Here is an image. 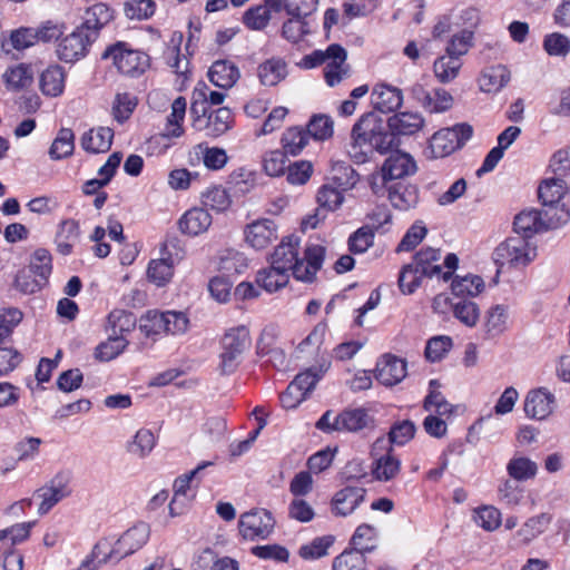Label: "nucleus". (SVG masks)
I'll list each match as a JSON object with an SVG mask.
<instances>
[{
	"instance_id": "nucleus-1",
	"label": "nucleus",
	"mask_w": 570,
	"mask_h": 570,
	"mask_svg": "<svg viewBox=\"0 0 570 570\" xmlns=\"http://www.w3.org/2000/svg\"><path fill=\"white\" fill-rule=\"evenodd\" d=\"M325 252L324 246L312 244L305 248L304 258L299 259L298 239L294 236H287L275 248L271 263L286 274L292 271L297 281L312 283L316 273L323 266Z\"/></svg>"
},
{
	"instance_id": "nucleus-2",
	"label": "nucleus",
	"mask_w": 570,
	"mask_h": 570,
	"mask_svg": "<svg viewBox=\"0 0 570 570\" xmlns=\"http://www.w3.org/2000/svg\"><path fill=\"white\" fill-rule=\"evenodd\" d=\"M395 136L384 128L375 114L367 112L353 126L348 154L355 163H365L373 150L380 154L391 151L395 146Z\"/></svg>"
},
{
	"instance_id": "nucleus-3",
	"label": "nucleus",
	"mask_w": 570,
	"mask_h": 570,
	"mask_svg": "<svg viewBox=\"0 0 570 570\" xmlns=\"http://www.w3.org/2000/svg\"><path fill=\"white\" fill-rule=\"evenodd\" d=\"M149 535V525L145 522H139L124 532L116 541H110L109 539L99 540L94 547V556L102 554V562L117 563L141 549L147 543Z\"/></svg>"
},
{
	"instance_id": "nucleus-4",
	"label": "nucleus",
	"mask_w": 570,
	"mask_h": 570,
	"mask_svg": "<svg viewBox=\"0 0 570 570\" xmlns=\"http://www.w3.org/2000/svg\"><path fill=\"white\" fill-rule=\"evenodd\" d=\"M347 52L337 45H330L325 50H314L302 59L301 66L312 69L321 65L324 67L325 82L330 87L337 86L342 80L351 76V68L346 63Z\"/></svg>"
},
{
	"instance_id": "nucleus-5",
	"label": "nucleus",
	"mask_w": 570,
	"mask_h": 570,
	"mask_svg": "<svg viewBox=\"0 0 570 570\" xmlns=\"http://www.w3.org/2000/svg\"><path fill=\"white\" fill-rule=\"evenodd\" d=\"M249 330L239 325L227 330L222 337L217 370L222 375L234 373L242 363L244 353L250 347Z\"/></svg>"
},
{
	"instance_id": "nucleus-6",
	"label": "nucleus",
	"mask_w": 570,
	"mask_h": 570,
	"mask_svg": "<svg viewBox=\"0 0 570 570\" xmlns=\"http://www.w3.org/2000/svg\"><path fill=\"white\" fill-rule=\"evenodd\" d=\"M569 219L570 212H563L562 209L554 215H544L543 209H528L515 216L513 226L518 236L528 239L537 233L559 228L567 224Z\"/></svg>"
},
{
	"instance_id": "nucleus-7",
	"label": "nucleus",
	"mask_w": 570,
	"mask_h": 570,
	"mask_svg": "<svg viewBox=\"0 0 570 570\" xmlns=\"http://www.w3.org/2000/svg\"><path fill=\"white\" fill-rule=\"evenodd\" d=\"M102 58H110L120 73L131 78L140 77L150 67L147 53L131 49L124 42L107 48Z\"/></svg>"
},
{
	"instance_id": "nucleus-8",
	"label": "nucleus",
	"mask_w": 570,
	"mask_h": 570,
	"mask_svg": "<svg viewBox=\"0 0 570 570\" xmlns=\"http://www.w3.org/2000/svg\"><path fill=\"white\" fill-rule=\"evenodd\" d=\"M535 256V248L521 236L510 237L493 252V261L501 268L519 267L529 264Z\"/></svg>"
},
{
	"instance_id": "nucleus-9",
	"label": "nucleus",
	"mask_w": 570,
	"mask_h": 570,
	"mask_svg": "<svg viewBox=\"0 0 570 570\" xmlns=\"http://www.w3.org/2000/svg\"><path fill=\"white\" fill-rule=\"evenodd\" d=\"M71 475L68 472H58L41 488L35 491L33 498L40 500L38 514H47L55 505L71 497Z\"/></svg>"
},
{
	"instance_id": "nucleus-10",
	"label": "nucleus",
	"mask_w": 570,
	"mask_h": 570,
	"mask_svg": "<svg viewBox=\"0 0 570 570\" xmlns=\"http://www.w3.org/2000/svg\"><path fill=\"white\" fill-rule=\"evenodd\" d=\"M372 475L380 482H387L396 478L401 471V461L394 454L392 446L385 438H379L372 445Z\"/></svg>"
},
{
	"instance_id": "nucleus-11",
	"label": "nucleus",
	"mask_w": 570,
	"mask_h": 570,
	"mask_svg": "<svg viewBox=\"0 0 570 570\" xmlns=\"http://www.w3.org/2000/svg\"><path fill=\"white\" fill-rule=\"evenodd\" d=\"M275 520L265 509H254L239 517L238 529L245 540H265L273 532Z\"/></svg>"
},
{
	"instance_id": "nucleus-12",
	"label": "nucleus",
	"mask_w": 570,
	"mask_h": 570,
	"mask_svg": "<svg viewBox=\"0 0 570 570\" xmlns=\"http://www.w3.org/2000/svg\"><path fill=\"white\" fill-rule=\"evenodd\" d=\"M95 40L92 33L87 35L83 28L77 27L57 45V57L65 62H75L83 58Z\"/></svg>"
},
{
	"instance_id": "nucleus-13",
	"label": "nucleus",
	"mask_w": 570,
	"mask_h": 570,
	"mask_svg": "<svg viewBox=\"0 0 570 570\" xmlns=\"http://www.w3.org/2000/svg\"><path fill=\"white\" fill-rule=\"evenodd\" d=\"M567 189L568 183L561 177L547 178L540 184L538 195L544 215H554L560 209L569 212L566 205L561 203Z\"/></svg>"
},
{
	"instance_id": "nucleus-14",
	"label": "nucleus",
	"mask_w": 570,
	"mask_h": 570,
	"mask_svg": "<svg viewBox=\"0 0 570 570\" xmlns=\"http://www.w3.org/2000/svg\"><path fill=\"white\" fill-rule=\"evenodd\" d=\"M245 242L254 249H265L278 238L277 224L268 218H261L246 225Z\"/></svg>"
},
{
	"instance_id": "nucleus-15",
	"label": "nucleus",
	"mask_w": 570,
	"mask_h": 570,
	"mask_svg": "<svg viewBox=\"0 0 570 570\" xmlns=\"http://www.w3.org/2000/svg\"><path fill=\"white\" fill-rule=\"evenodd\" d=\"M554 395L544 387L531 390L524 399V413L532 420H544L554 407Z\"/></svg>"
},
{
	"instance_id": "nucleus-16",
	"label": "nucleus",
	"mask_w": 570,
	"mask_h": 570,
	"mask_svg": "<svg viewBox=\"0 0 570 570\" xmlns=\"http://www.w3.org/2000/svg\"><path fill=\"white\" fill-rule=\"evenodd\" d=\"M366 497L363 487L346 485L337 491L332 499V512L337 517L352 514L362 504Z\"/></svg>"
},
{
	"instance_id": "nucleus-17",
	"label": "nucleus",
	"mask_w": 570,
	"mask_h": 570,
	"mask_svg": "<svg viewBox=\"0 0 570 570\" xmlns=\"http://www.w3.org/2000/svg\"><path fill=\"white\" fill-rule=\"evenodd\" d=\"M406 376V363L394 355H384L376 365V380L385 386H393Z\"/></svg>"
},
{
	"instance_id": "nucleus-18",
	"label": "nucleus",
	"mask_w": 570,
	"mask_h": 570,
	"mask_svg": "<svg viewBox=\"0 0 570 570\" xmlns=\"http://www.w3.org/2000/svg\"><path fill=\"white\" fill-rule=\"evenodd\" d=\"M416 163L413 157L405 153L391 155L382 168V179L386 184L404 176L413 175L416 171Z\"/></svg>"
},
{
	"instance_id": "nucleus-19",
	"label": "nucleus",
	"mask_w": 570,
	"mask_h": 570,
	"mask_svg": "<svg viewBox=\"0 0 570 570\" xmlns=\"http://www.w3.org/2000/svg\"><path fill=\"white\" fill-rule=\"evenodd\" d=\"M425 125L423 116L417 111L395 112L387 119V127L396 136H413Z\"/></svg>"
},
{
	"instance_id": "nucleus-20",
	"label": "nucleus",
	"mask_w": 570,
	"mask_h": 570,
	"mask_svg": "<svg viewBox=\"0 0 570 570\" xmlns=\"http://www.w3.org/2000/svg\"><path fill=\"white\" fill-rule=\"evenodd\" d=\"M371 102L375 109L381 112H392L399 109L403 104L402 90L386 85L377 83L371 94Z\"/></svg>"
},
{
	"instance_id": "nucleus-21",
	"label": "nucleus",
	"mask_w": 570,
	"mask_h": 570,
	"mask_svg": "<svg viewBox=\"0 0 570 570\" xmlns=\"http://www.w3.org/2000/svg\"><path fill=\"white\" fill-rule=\"evenodd\" d=\"M510 79L509 69L503 65H495L482 69L478 85L483 92L497 94L508 85Z\"/></svg>"
},
{
	"instance_id": "nucleus-22",
	"label": "nucleus",
	"mask_w": 570,
	"mask_h": 570,
	"mask_svg": "<svg viewBox=\"0 0 570 570\" xmlns=\"http://www.w3.org/2000/svg\"><path fill=\"white\" fill-rule=\"evenodd\" d=\"M212 223V216L206 209L194 207L181 216L178 225L181 233L189 236H197L207 232Z\"/></svg>"
},
{
	"instance_id": "nucleus-23",
	"label": "nucleus",
	"mask_w": 570,
	"mask_h": 570,
	"mask_svg": "<svg viewBox=\"0 0 570 570\" xmlns=\"http://www.w3.org/2000/svg\"><path fill=\"white\" fill-rule=\"evenodd\" d=\"M114 136V130L109 127L91 128L81 136L80 145L90 154L107 153L112 145Z\"/></svg>"
},
{
	"instance_id": "nucleus-24",
	"label": "nucleus",
	"mask_w": 570,
	"mask_h": 570,
	"mask_svg": "<svg viewBox=\"0 0 570 570\" xmlns=\"http://www.w3.org/2000/svg\"><path fill=\"white\" fill-rule=\"evenodd\" d=\"M316 27L311 18L291 16L282 26V37L292 45H298L306 40Z\"/></svg>"
},
{
	"instance_id": "nucleus-25",
	"label": "nucleus",
	"mask_w": 570,
	"mask_h": 570,
	"mask_svg": "<svg viewBox=\"0 0 570 570\" xmlns=\"http://www.w3.org/2000/svg\"><path fill=\"white\" fill-rule=\"evenodd\" d=\"M389 199L392 206L400 210L414 208L419 202L417 188L402 181L392 183L386 186Z\"/></svg>"
},
{
	"instance_id": "nucleus-26",
	"label": "nucleus",
	"mask_w": 570,
	"mask_h": 570,
	"mask_svg": "<svg viewBox=\"0 0 570 570\" xmlns=\"http://www.w3.org/2000/svg\"><path fill=\"white\" fill-rule=\"evenodd\" d=\"M552 521V515L540 513L529 518L515 532L514 540L518 547L528 546L546 531Z\"/></svg>"
},
{
	"instance_id": "nucleus-27",
	"label": "nucleus",
	"mask_w": 570,
	"mask_h": 570,
	"mask_svg": "<svg viewBox=\"0 0 570 570\" xmlns=\"http://www.w3.org/2000/svg\"><path fill=\"white\" fill-rule=\"evenodd\" d=\"M112 19V11L105 3H95L88 8L83 16V21L79 28L89 35L92 33V39L96 40L99 30Z\"/></svg>"
},
{
	"instance_id": "nucleus-28",
	"label": "nucleus",
	"mask_w": 570,
	"mask_h": 570,
	"mask_svg": "<svg viewBox=\"0 0 570 570\" xmlns=\"http://www.w3.org/2000/svg\"><path fill=\"white\" fill-rule=\"evenodd\" d=\"M208 77L214 86L229 89L238 81L240 72L235 63L227 60H218L209 68Z\"/></svg>"
},
{
	"instance_id": "nucleus-29",
	"label": "nucleus",
	"mask_w": 570,
	"mask_h": 570,
	"mask_svg": "<svg viewBox=\"0 0 570 570\" xmlns=\"http://www.w3.org/2000/svg\"><path fill=\"white\" fill-rule=\"evenodd\" d=\"M79 223L75 219L62 220L56 234L55 243L57 252L63 256L72 253L73 246L79 239Z\"/></svg>"
},
{
	"instance_id": "nucleus-30",
	"label": "nucleus",
	"mask_w": 570,
	"mask_h": 570,
	"mask_svg": "<svg viewBox=\"0 0 570 570\" xmlns=\"http://www.w3.org/2000/svg\"><path fill=\"white\" fill-rule=\"evenodd\" d=\"M259 81L264 86H276L287 76V65L282 58H271L257 68Z\"/></svg>"
},
{
	"instance_id": "nucleus-31",
	"label": "nucleus",
	"mask_w": 570,
	"mask_h": 570,
	"mask_svg": "<svg viewBox=\"0 0 570 570\" xmlns=\"http://www.w3.org/2000/svg\"><path fill=\"white\" fill-rule=\"evenodd\" d=\"M2 79L8 90L19 91L29 88L33 82V71L30 66L18 63L7 68Z\"/></svg>"
},
{
	"instance_id": "nucleus-32",
	"label": "nucleus",
	"mask_w": 570,
	"mask_h": 570,
	"mask_svg": "<svg viewBox=\"0 0 570 570\" xmlns=\"http://www.w3.org/2000/svg\"><path fill=\"white\" fill-rule=\"evenodd\" d=\"M429 148L433 158H443L460 148V140L453 130L444 128L431 137Z\"/></svg>"
},
{
	"instance_id": "nucleus-33",
	"label": "nucleus",
	"mask_w": 570,
	"mask_h": 570,
	"mask_svg": "<svg viewBox=\"0 0 570 570\" xmlns=\"http://www.w3.org/2000/svg\"><path fill=\"white\" fill-rule=\"evenodd\" d=\"M509 326V307L503 304L492 306L485 317L484 328L488 338L502 335Z\"/></svg>"
},
{
	"instance_id": "nucleus-34",
	"label": "nucleus",
	"mask_w": 570,
	"mask_h": 570,
	"mask_svg": "<svg viewBox=\"0 0 570 570\" xmlns=\"http://www.w3.org/2000/svg\"><path fill=\"white\" fill-rule=\"evenodd\" d=\"M441 258L439 249L432 247L423 248L413 258L412 264L425 276L434 277L440 276L442 267L438 262Z\"/></svg>"
},
{
	"instance_id": "nucleus-35",
	"label": "nucleus",
	"mask_w": 570,
	"mask_h": 570,
	"mask_svg": "<svg viewBox=\"0 0 570 570\" xmlns=\"http://www.w3.org/2000/svg\"><path fill=\"white\" fill-rule=\"evenodd\" d=\"M509 478L519 482L533 479L538 473V464L528 456L513 455L507 463Z\"/></svg>"
},
{
	"instance_id": "nucleus-36",
	"label": "nucleus",
	"mask_w": 570,
	"mask_h": 570,
	"mask_svg": "<svg viewBox=\"0 0 570 570\" xmlns=\"http://www.w3.org/2000/svg\"><path fill=\"white\" fill-rule=\"evenodd\" d=\"M342 431L357 432L370 426L373 420L365 409H346L338 414Z\"/></svg>"
},
{
	"instance_id": "nucleus-37",
	"label": "nucleus",
	"mask_w": 570,
	"mask_h": 570,
	"mask_svg": "<svg viewBox=\"0 0 570 570\" xmlns=\"http://www.w3.org/2000/svg\"><path fill=\"white\" fill-rule=\"evenodd\" d=\"M65 72L60 66L48 67L40 76V89L43 95L57 97L65 88Z\"/></svg>"
},
{
	"instance_id": "nucleus-38",
	"label": "nucleus",
	"mask_w": 570,
	"mask_h": 570,
	"mask_svg": "<svg viewBox=\"0 0 570 570\" xmlns=\"http://www.w3.org/2000/svg\"><path fill=\"white\" fill-rule=\"evenodd\" d=\"M214 465L213 461H204L199 463L194 470L178 476L174 482V498L169 503V511L171 515L178 514L175 511V505L181 497H186L187 491L190 488L193 479L197 478L206 468Z\"/></svg>"
},
{
	"instance_id": "nucleus-39",
	"label": "nucleus",
	"mask_w": 570,
	"mask_h": 570,
	"mask_svg": "<svg viewBox=\"0 0 570 570\" xmlns=\"http://www.w3.org/2000/svg\"><path fill=\"white\" fill-rule=\"evenodd\" d=\"M309 141L308 134L303 127H288L282 135L281 144L283 150L289 156H297L307 146Z\"/></svg>"
},
{
	"instance_id": "nucleus-40",
	"label": "nucleus",
	"mask_w": 570,
	"mask_h": 570,
	"mask_svg": "<svg viewBox=\"0 0 570 570\" xmlns=\"http://www.w3.org/2000/svg\"><path fill=\"white\" fill-rule=\"evenodd\" d=\"M462 68V60L455 56L445 55L439 57L433 65V70L436 79L442 83L453 81Z\"/></svg>"
},
{
	"instance_id": "nucleus-41",
	"label": "nucleus",
	"mask_w": 570,
	"mask_h": 570,
	"mask_svg": "<svg viewBox=\"0 0 570 570\" xmlns=\"http://www.w3.org/2000/svg\"><path fill=\"white\" fill-rule=\"evenodd\" d=\"M75 150V134L70 128H61L49 148L52 160L68 158Z\"/></svg>"
},
{
	"instance_id": "nucleus-42",
	"label": "nucleus",
	"mask_w": 570,
	"mask_h": 570,
	"mask_svg": "<svg viewBox=\"0 0 570 570\" xmlns=\"http://www.w3.org/2000/svg\"><path fill=\"white\" fill-rule=\"evenodd\" d=\"M186 114V99L184 97L176 98L171 104V112L167 117L164 137L178 138L184 134L181 122Z\"/></svg>"
},
{
	"instance_id": "nucleus-43",
	"label": "nucleus",
	"mask_w": 570,
	"mask_h": 570,
	"mask_svg": "<svg viewBox=\"0 0 570 570\" xmlns=\"http://www.w3.org/2000/svg\"><path fill=\"white\" fill-rule=\"evenodd\" d=\"M156 445V436L148 429H140L127 443V452L139 459L148 456Z\"/></svg>"
},
{
	"instance_id": "nucleus-44",
	"label": "nucleus",
	"mask_w": 570,
	"mask_h": 570,
	"mask_svg": "<svg viewBox=\"0 0 570 570\" xmlns=\"http://www.w3.org/2000/svg\"><path fill=\"white\" fill-rule=\"evenodd\" d=\"M289 275L271 263V267L257 273L256 282L265 291L273 293L286 286Z\"/></svg>"
},
{
	"instance_id": "nucleus-45",
	"label": "nucleus",
	"mask_w": 570,
	"mask_h": 570,
	"mask_svg": "<svg viewBox=\"0 0 570 570\" xmlns=\"http://www.w3.org/2000/svg\"><path fill=\"white\" fill-rule=\"evenodd\" d=\"M441 384L438 380L430 381V392L426 395L423 407L425 411H435L440 416L451 415L453 406L445 400L442 393L439 391Z\"/></svg>"
},
{
	"instance_id": "nucleus-46",
	"label": "nucleus",
	"mask_w": 570,
	"mask_h": 570,
	"mask_svg": "<svg viewBox=\"0 0 570 570\" xmlns=\"http://www.w3.org/2000/svg\"><path fill=\"white\" fill-rule=\"evenodd\" d=\"M202 203L205 207L217 213L227 210L232 205L230 195L222 186L208 188L202 196Z\"/></svg>"
},
{
	"instance_id": "nucleus-47",
	"label": "nucleus",
	"mask_w": 570,
	"mask_h": 570,
	"mask_svg": "<svg viewBox=\"0 0 570 570\" xmlns=\"http://www.w3.org/2000/svg\"><path fill=\"white\" fill-rule=\"evenodd\" d=\"M452 292L455 296H476L484 288L483 279L478 275L455 277L452 282Z\"/></svg>"
},
{
	"instance_id": "nucleus-48",
	"label": "nucleus",
	"mask_w": 570,
	"mask_h": 570,
	"mask_svg": "<svg viewBox=\"0 0 570 570\" xmlns=\"http://www.w3.org/2000/svg\"><path fill=\"white\" fill-rule=\"evenodd\" d=\"M519 483V481L511 478L502 480L498 487V498L500 502L508 507L520 504L524 491Z\"/></svg>"
},
{
	"instance_id": "nucleus-49",
	"label": "nucleus",
	"mask_w": 570,
	"mask_h": 570,
	"mask_svg": "<svg viewBox=\"0 0 570 570\" xmlns=\"http://www.w3.org/2000/svg\"><path fill=\"white\" fill-rule=\"evenodd\" d=\"M334 131V122L330 116L326 115H314L307 126L306 132L308 138L315 140H326L332 137Z\"/></svg>"
},
{
	"instance_id": "nucleus-50",
	"label": "nucleus",
	"mask_w": 570,
	"mask_h": 570,
	"mask_svg": "<svg viewBox=\"0 0 570 570\" xmlns=\"http://www.w3.org/2000/svg\"><path fill=\"white\" fill-rule=\"evenodd\" d=\"M232 120V111L226 107L209 112L206 125L208 135L217 137L225 134L230 128Z\"/></svg>"
},
{
	"instance_id": "nucleus-51",
	"label": "nucleus",
	"mask_w": 570,
	"mask_h": 570,
	"mask_svg": "<svg viewBox=\"0 0 570 570\" xmlns=\"http://www.w3.org/2000/svg\"><path fill=\"white\" fill-rule=\"evenodd\" d=\"M366 558L358 550H345L333 561V570H365Z\"/></svg>"
},
{
	"instance_id": "nucleus-52",
	"label": "nucleus",
	"mask_w": 570,
	"mask_h": 570,
	"mask_svg": "<svg viewBox=\"0 0 570 570\" xmlns=\"http://www.w3.org/2000/svg\"><path fill=\"white\" fill-rule=\"evenodd\" d=\"M174 275V267L169 259L160 258L150 261L147 268L148 279L157 286L167 284Z\"/></svg>"
},
{
	"instance_id": "nucleus-53",
	"label": "nucleus",
	"mask_w": 570,
	"mask_h": 570,
	"mask_svg": "<svg viewBox=\"0 0 570 570\" xmlns=\"http://www.w3.org/2000/svg\"><path fill=\"white\" fill-rule=\"evenodd\" d=\"M28 271L48 284L52 271L50 253L45 248L37 249L31 257Z\"/></svg>"
},
{
	"instance_id": "nucleus-54",
	"label": "nucleus",
	"mask_w": 570,
	"mask_h": 570,
	"mask_svg": "<svg viewBox=\"0 0 570 570\" xmlns=\"http://www.w3.org/2000/svg\"><path fill=\"white\" fill-rule=\"evenodd\" d=\"M196 150L197 155H202L205 167L210 170H219L227 164L228 157L223 148L200 144L196 147Z\"/></svg>"
},
{
	"instance_id": "nucleus-55",
	"label": "nucleus",
	"mask_w": 570,
	"mask_h": 570,
	"mask_svg": "<svg viewBox=\"0 0 570 570\" xmlns=\"http://www.w3.org/2000/svg\"><path fill=\"white\" fill-rule=\"evenodd\" d=\"M343 202L344 195L337 188L324 185L318 189L317 204L318 207L324 209L326 213L338 209Z\"/></svg>"
},
{
	"instance_id": "nucleus-56",
	"label": "nucleus",
	"mask_w": 570,
	"mask_h": 570,
	"mask_svg": "<svg viewBox=\"0 0 570 570\" xmlns=\"http://www.w3.org/2000/svg\"><path fill=\"white\" fill-rule=\"evenodd\" d=\"M425 277L412 263L402 267L399 275V287L403 294H412Z\"/></svg>"
},
{
	"instance_id": "nucleus-57",
	"label": "nucleus",
	"mask_w": 570,
	"mask_h": 570,
	"mask_svg": "<svg viewBox=\"0 0 570 570\" xmlns=\"http://www.w3.org/2000/svg\"><path fill=\"white\" fill-rule=\"evenodd\" d=\"M287 153L275 149L265 153L263 158V167L265 173L271 177H278L285 173Z\"/></svg>"
},
{
	"instance_id": "nucleus-58",
	"label": "nucleus",
	"mask_w": 570,
	"mask_h": 570,
	"mask_svg": "<svg viewBox=\"0 0 570 570\" xmlns=\"http://www.w3.org/2000/svg\"><path fill=\"white\" fill-rule=\"evenodd\" d=\"M332 535L315 538L311 543L299 548V556L305 560L320 559L327 554L330 547L333 544Z\"/></svg>"
},
{
	"instance_id": "nucleus-59",
	"label": "nucleus",
	"mask_w": 570,
	"mask_h": 570,
	"mask_svg": "<svg viewBox=\"0 0 570 570\" xmlns=\"http://www.w3.org/2000/svg\"><path fill=\"white\" fill-rule=\"evenodd\" d=\"M47 284L28 269L18 272L13 286L23 295L35 294L41 291Z\"/></svg>"
},
{
	"instance_id": "nucleus-60",
	"label": "nucleus",
	"mask_w": 570,
	"mask_h": 570,
	"mask_svg": "<svg viewBox=\"0 0 570 570\" xmlns=\"http://www.w3.org/2000/svg\"><path fill=\"white\" fill-rule=\"evenodd\" d=\"M473 520L482 529L493 531L501 524V512L492 505H484L474 511Z\"/></svg>"
},
{
	"instance_id": "nucleus-61",
	"label": "nucleus",
	"mask_w": 570,
	"mask_h": 570,
	"mask_svg": "<svg viewBox=\"0 0 570 570\" xmlns=\"http://www.w3.org/2000/svg\"><path fill=\"white\" fill-rule=\"evenodd\" d=\"M453 314L461 323L472 327L479 321L480 311L474 302L461 299L453 304Z\"/></svg>"
},
{
	"instance_id": "nucleus-62",
	"label": "nucleus",
	"mask_w": 570,
	"mask_h": 570,
	"mask_svg": "<svg viewBox=\"0 0 570 570\" xmlns=\"http://www.w3.org/2000/svg\"><path fill=\"white\" fill-rule=\"evenodd\" d=\"M126 347V341L122 337H109L106 342L100 343L95 351L97 360L102 362L111 361L117 357Z\"/></svg>"
},
{
	"instance_id": "nucleus-63",
	"label": "nucleus",
	"mask_w": 570,
	"mask_h": 570,
	"mask_svg": "<svg viewBox=\"0 0 570 570\" xmlns=\"http://www.w3.org/2000/svg\"><path fill=\"white\" fill-rule=\"evenodd\" d=\"M415 431L416 428L412 421L404 420L395 423L390 430L389 439H386L389 441V446H392V443L404 445L413 439Z\"/></svg>"
},
{
	"instance_id": "nucleus-64",
	"label": "nucleus",
	"mask_w": 570,
	"mask_h": 570,
	"mask_svg": "<svg viewBox=\"0 0 570 570\" xmlns=\"http://www.w3.org/2000/svg\"><path fill=\"white\" fill-rule=\"evenodd\" d=\"M472 46L473 32L470 30H462L451 38L445 52L461 59L462 56L468 53Z\"/></svg>"
}]
</instances>
